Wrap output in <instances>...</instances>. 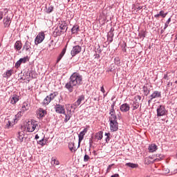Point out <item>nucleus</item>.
<instances>
[{
  "mask_svg": "<svg viewBox=\"0 0 177 177\" xmlns=\"http://www.w3.org/2000/svg\"><path fill=\"white\" fill-rule=\"evenodd\" d=\"M82 100H85V95H81L78 97V99L77 100V101L73 103L71 105V109H73L74 110H75V109L80 106V104H81V102H82Z\"/></svg>",
  "mask_w": 177,
  "mask_h": 177,
  "instance_id": "1a4fd4ad",
  "label": "nucleus"
},
{
  "mask_svg": "<svg viewBox=\"0 0 177 177\" xmlns=\"http://www.w3.org/2000/svg\"><path fill=\"white\" fill-rule=\"evenodd\" d=\"M100 91L101 92H102V93H106V91L104 90V87L103 86H101Z\"/></svg>",
  "mask_w": 177,
  "mask_h": 177,
  "instance_id": "13d9d810",
  "label": "nucleus"
},
{
  "mask_svg": "<svg viewBox=\"0 0 177 177\" xmlns=\"http://www.w3.org/2000/svg\"><path fill=\"white\" fill-rule=\"evenodd\" d=\"M27 62H30V57L28 56L24 57L23 58H20L15 65V68H19L21 64H26Z\"/></svg>",
  "mask_w": 177,
  "mask_h": 177,
  "instance_id": "20e7f679",
  "label": "nucleus"
},
{
  "mask_svg": "<svg viewBox=\"0 0 177 177\" xmlns=\"http://www.w3.org/2000/svg\"><path fill=\"white\" fill-rule=\"evenodd\" d=\"M34 74H35V71H34L32 70H30V71H29L27 76L28 77H31L32 78H34Z\"/></svg>",
  "mask_w": 177,
  "mask_h": 177,
  "instance_id": "58836bf2",
  "label": "nucleus"
},
{
  "mask_svg": "<svg viewBox=\"0 0 177 177\" xmlns=\"http://www.w3.org/2000/svg\"><path fill=\"white\" fill-rule=\"evenodd\" d=\"M169 23H171V18H169L166 21L165 24L164 30H167V28H168V24H169Z\"/></svg>",
  "mask_w": 177,
  "mask_h": 177,
  "instance_id": "79ce46f5",
  "label": "nucleus"
},
{
  "mask_svg": "<svg viewBox=\"0 0 177 177\" xmlns=\"http://www.w3.org/2000/svg\"><path fill=\"white\" fill-rule=\"evenodd\" d=\"M26 50V52H28L29 53H31V42L26 41L25 42V44L23 46L22 50Z\"/></svg>",
  "mask_w": 177,
  "mask_h": 177,
  "instance_id": "4468645a",
  "label": "nucleus"
},
{
  "mask_svg": "<svg viewBox=\"0 0 177 177\" xmlns=\"http://www.w3.org/2000/svg\"><path fill=\"white\" fill-rule=\"evenodd\" d=\"M11 127H12V122L8 120V123L6 124V128H7V129H9V128H10Z\"/></svg>",
  "mask_w": 177,
  "mask_h": 177,
  "instance_id": "09e8293b",
  "label": "nucleus"
},
{
  "mask_svg": "<svg viewBox=\"0 0 177 177\" xmlns=\"http://www.w3.org/2000/svg\"><path fill=\"white\" fill-rule=\"evenodd\" d=\"M110 38H114V33L111 32H109L107 35V39H109Z\"/></svg>",
  "mask_w": 177,
  "mask_h": 177,
  "instance_id": "a18cd8bd",
  "label": "nucleus"
},
{
  "mask_svg": "<svg viewBox=\"0 0 177 177\" xmlns=\"http://www.w3.org/2000/svg\"><path fill=\"white\" fill-rule=\"evenodd\" d=\"M37 117L39 118H44V115L42 114V113H41L39 109H38V111H37Z\"/></svg>",
  "mask_w": 177,
  "mask_h": 177,
  "instance_id": "de8ad7c7",
  "label": "nucleus"
},
{
  "mask_svg": "<svg viewBox=\"0 0 177 177\" xmlns=\"http://www.w3.org/2000/svg\"><path fill=\"white\" fill-rule=\"evenodd\" d=\"M45 39V33L44 32H39L35 39V44L39 45Z\"/></svg>",
  "mask_w": 177,
  "mask_h": 177,
  "instance_id": "39448f33",
  "label": "nucleus"
},
{
  "mask_svg": "<svg viewBox=\"0 0 177 177\" xmlns=\"http://www.w3.org/2000/svg\"><path fill=\"white\" fill-rule=\"evenodd\" d=\"M39 111H40V113H41V114L43 115V117H45V115H46L48 114V112L46 111V110H45L42 108H39Z\"/></svg>",
  "mask_w": 177,
  "mask_h": 177,
  "instance_id": "c9c22d12",
  "label": "nucleus"
},
{
  "mask_svg": "<svg viewBox=\"0 0 177 177\" xmlns=\"http://www.w3.org/2000/svg\"><path fill=\"white\" fill-rule=\"evenodd\" d=\"M55 112L58 114H66V109L64 106L60 104H56L55 106Z\"/></svg>",
  "mask_w": 177,
  "mask_h": 177,
  "instance_id": "0eeeda50",
  "label": "nucleus"
},
{
  "mask_svg": "<svg viewBox=\"0 0 177 177\" xmlns=\"http://www.w3.org/2000/svg\"><path fill=\"white\" fill-rule=\"evenodd\" d=\"M64 115H65V119L64 122L65 123L68 122V121H70V118H71V111H70V113L68 114H66L65 112V114H64Z\"/></svg>",
  "mask_w": 177,
  "mask_h": 177,
  "instance_id": "a878e982",
  "label": "nucleus"
},
{
  "mask_svg": "<svg viewBox=\"0 0 177 177\" xmlns=\"http://www.w3.org/2000/svg\"><path fill=\"white\" fill-rule=\"evenodd\" d=\"M113 165H114V164H111V165H109L107 167V172H110V171H111V167H113Z\"/></svg>",
  "mask_w": 177,
  "mask_h": 177,
  "instance_id": "5fc2aeb1",
  "label": "nucleus"
},
{
  "mask_svg": "<svg viewBox=\"0 0 177 177\" xmlns=\"http://www.w3.org/2000/svg\"><path fill=\"white\" fill-rule=\"evenodd\" d=\"M105 136H106V137H108V136H111V134H110V133H105Z\"/></svg>",
  "mask_w": 177,
  "mask_h": 177,
  "instance_id": "69168bd1",
  "label": "nucleus"
},
{
  "mask_svg": "<svg viewBox=\"0 0 177 177\" xmlns=\"http://www.w3.org/2000/svg\"><path fill=\"white\" fill-rule=\"evenodd\" d=\"M53 34L55 37H60L62 34H64V31L59 30L57 28H55Z\"/></svg>",
  "mask_w": 177,
  "mask_h": 177,
  "instance_id": "b1692460",
  "label": "nucleus"
},
{
  "mask_svg": "<svg viewBox=\"0 0 177 177\" xmlns=\"http://www.w3.org/2000/svg\"><path fill=\"white\" fill-rule=\"evenodd\" d=\"M37 127H38L37 124H33L32 126V129H30V127H27L28 132H34V131H35V129L37 128Z\"/></svg>",
  "mask_w": 177,
  "mask_h": 177,
  "instance_id": "c85d7f7f",
  "label": "nucleus"
},
{
  "mask_svg": "<svg viewBox=\"0 0 177 177\" xmlns=\"http://www.w3.org/2000/svg\"><path fill=\"white\" fill-rule=\"evenodd\" d=\"M88 132V128H84L83 131H82L78 135L79 142H78V147H80V145H81V142L84 140V136Z\"/></svg>",
  "mask_w": 177,
  "mask_h": 177,
  "instance_id": "9b49d317",
  "label": "nucleus"
},
{
  "mask_svg": "<svg viewBox=\"0 0 177 177\" xmlns=\"http://www.w3.org/2000/svg\"><path fill=\"white\" fill-rule=\"evenodd\" d=\"M122 52H127V43H124L122 45Z\"/></svg>",
  "mask_w": 177,
  "mask_h": 177,
  "instance_id": "8fccbe9b",
  "label": "nucleus"
},
{
  "mask_svg": "<svg viewBox=\"0 0 177 177\" xmlns=\"http://www.w3.org/2000/svg\"><path fill=\"white\" fill-rule=\"evenodd\" d=\"M62 59H63V56L59 55V56H58L57 58V62H56V63H57V64L59 63V62H60V60H62Z\"/></svg>",
  "mask_w": 177,
  "mask_h": 177,
  "instance_id": "3c124183",
  "label": "nucleus"
},
{
  "mask_svg": "<svg viewBox=\"0 0 177 177\" xmlns=\"http://www.w3.org/2000/svg\"><path fill=\"white\" fill-rule=\"evenodd\" d=\"M111 177H120V174H115L112 175Z\"/></svg>",
  "mask_w": 177,
  "mask_h": 177,
  "instance_id": "052dcab7",
  "label": "nucleus"
},
{
  "mask_svg": "<svg viewBox=\"0 0 177 177\" xmlns=\"http://www.w3.org/2000/svg\"><path fill=\"white\" fill-rule=\"evenodd\" d=\"M142 92H143L145 96H147V95H150V88H147V86H143Z\"/></svg>",
  "mask_w": 177,
  "mask_h": 177,
  "instance_id": "412c9836",
  "label": "nucleus"
},
{
  "mask_svg": "<svg viewBox=\"0 0 177 177\" xmlns=\"http://www.w3.org/2000/svg\"><path fill=\"white\" fill-rule=\"evenodd\" d=\"M115 106V101H114L113 102V104H111V109H114Z\"/></svg>",
  "mask_w": 177,
  "mask_h": 177,
  "instance_id": "bf43d9fd",
  "label": "nucleus"
},
{
  "mask_svg": "<svg viewBox=\"0 0 177 177\" xmlns=\"http://www.w3.org/2000/svg\"><path fill=\"white\" fill-rule=\"evenodd\" d=\"M81 85H82V75L75 72L70 76L69 82L65 84L64 88L71 93L74 91V86H81Z\"/></svg>",
  "mask_w": 177,
  "mask_h": 177,
  "instance_id": "f257e3e1",
  "label": "nucleus"
},
{
  "mask_svg": "<svg viewBox=\"0 0 177 177\" xmlns=\"http://www.w3.org/2000/svg\"><path fill=\"white\" fill-rule=\"evenodd\" d=\"M17 138L19 142H23V140H24V132L19 131L17 133Z\"/></svg>",
  "mask_w": 177,
  "mask_h": 177,
  "instance_id": "aec40b11",
  "label": "nucleus"
},
{
  "mask_svg": "<svg viewBox=\"0 0 177 177\" xmlns=\"http://www.w3.org/2000/svg\"><path fill=\"white\" fill-rule=\"evenodd\" d=\"M109 122L111 132H117V131H118V122H117V120H111Z\"/></svg>",
  "mask_w": 177,
  "mask_h": 177,
  "instance_id": "6e6552de",
  "label": "nucleus"
},
{
  "mask_svg": "<svg viewBox=\"0 0 177 177\" xmlns=\"http://www.w3.org/2000/svg\"><path fill=\"white\" fill-rule=\"evenodd\" d=\"M157 117H163V115H167L168 111L165 109V106L159 105L156 109Z\"/></svg>",
  "mask_w": 177,
  "mask_h": 177,
  "instance_id": "f03ea898",
  "label": "nucleus"
},
{
  "mask_svg": "<svg viewBox=\"0 0 177 177\" xmlns=\"http://www.w3.org/2000/svg\"><path fill=\"white\" fill-rule=\"evenodd\" d=\"M95 138L98 140H102V139H103V131H99L96 133L95 135Z\"/></svg>",
  "mask_w": 177,
  "mask_h": 177,
  "instance_id": "4be33fe9",
  "label": "nucleus"
},
{
  "mask_svg": "<svg viewBox=\"0 0 177 177\" xmlns=\"http://www.w3.org/2000/svg\"><path fill=\"white\" fill-rule=\"evenodd\" d=\"M110 139H111L110 136L106 137L105 138L106 143H109V142H110Z\"/></svg>",
  "mask_w": 177,
  "mask_h": 177,
  "instance_id": "4d7b16f0",
  "label": "nucleus"
},
{
  "mask_svg": "<svg viewBox=\"0 0 177 177\" xmlns=\"http://www.w3.org/2000/svg\"><path fill=\"white\" fill-rule=\"evenodd\" d=\"M67 50V44L64 46V48L62 49L61 53L59 54L61 56H64L66 55V52Z\"/></svg>",
  "mask_w": 177,
  "mask_h": 177,
  "instance_id": "4c0bfd02",
  "label": "nucleus"
},
{
  "mask_svg": "<svg viewBox=\"0 0 177 177\" xmlns=\"http://www.w3.org/2000/svg\"><path fill=\"white\" fill-rule=\"evenodd\" d=\"M106 71H108V73L115 71V65L114 64H111L110 66L107 68Z\"/></svg>",
  "mask_w": 177,
  "mask_h": 177,
  "instance_id": "bb28decb",
  "label": "nucleus"
},
{
  "mask_svg": "<svg viewBox=\"0 0 177 177\" xmlns=\"http://www.w3.org/2000/svg\"><path fill=\"white\" fill-rule=\"evenodd\" d=\"M22 109H23L24 111H27V110H28V102H24L23 105H22Z\"/></svg>",
  "mask_w": 177,
  "mask_h": 177,
  "instance_id": "e433bc0d",
  "label": "nucleus"
},
{
  "mask_svg": "<svg viewBox=\"0 0 177 177\" xmlns=\"http://www.w3.org/2000/svg\"><path fill=\"white\" fill-rule=\"evenodd\" d=\"M156 157H158V158L160 160H163L164 158H165V156L163 154H160V153H157L156 154Z\"/></svg>",
  "mask_w": 177,
  "mask_h": 177,
  "instance_id": "49530a36",
  "label": "nucleus"
},
{
  "mask_svg": "<svg viewBox=\"0 0 177 177\" xmlns=\"http://www.w3.org/2000/svg\"><path fill=\"white\" fill-rule=\"evenodd\" d=\"M139 37H140V38H145L146 37V31L142 30L140 33H139Z\"/></svg>",
  "mask_w": 177,
  "mask_h": 177,
  "instance_id": "a19ab883",
  "label": "nucleus"
},
{
  "mask_svg": "<svg viewBox=\"0 0 177 177\" xmlns=\"http://www.w3.org/2000/svg\"><path fill=\"white\" fill-rule=\"evenodd\" d=\"M91 158L89 157V156L88 154H85L84 156V162H88V161H89V159Z\"/></svg>",
  "mask_w": 177,
  "mask_h": 177,
  "instance_id": "c03bdc74",
  "label": "nucleus"
},
{
  "mask_svg": "<svg viewBox=\"0 0 177 177\" xmlns=\"http://www.w3.org/2000/svg\"><path fill=\"white\" fill-rule=\"evenodd\" d=\"M19 100H20V96L14 94L11 98L10 103L11 104H16Z\"/></svg>",
  "mask_w": 177,
  "mask_h": 177,
  "instance_id": "dca6fc26",
  "label": "nucleus"
},
{
  "mask_svg": "<svg viewBox=\"0 0 177 177\" xmlns=\"http://www.w3.org/2000/svg\"><path fill=\"white\" fill-rule=\"evenodd\" d=\"M81 50H82V47L81 46H75L73 47V49L71 51V55L72 57L77 56L78 53H81Z\"/></svg>",
  "mask_w": 177,
  "mask_h": 177,
  "instance_id": "423d86ee",
  "label": "nucleus"
},
{
  "mask_svg": "<svg viewBox=\"0 0 177 177\" xmlns=\"http://www.w3.org/2000/svg\"><path fill=\"white\" fill-rule=\"evenodd\" d=\"M94 56H95L96 59H100V55H99V54H95V55H94Z\"/></svg>",
  "mask_w": 177,
  "mask_h": 177,
  "instance_id": "680f3d73",
  "label": "nucleus"
},
{
  "mask_svg": "<svg viewBox=\"0 0 177 177\" xmlns=\"http://www.w3.org/2000/svg\"><path fill=\"white\" fill-rule=\"evenodd\" d=\"M120 111H122V113H128V111H129L131 107L129 106V104L124 103L122 104L120 106Z\"/></svg>",
  "mask_w": 177,
  "mask_h": 177,
  "instance_id": "ddd939ff",
  "label": "nucleus"
},
{
  "mask_svg": "<svg viewBox=\"0 0 177 177\" xmlns=\"http://www.w3.org/2000/svg\"><path fill=\"white\" fill-rule=\"evenodd\" d=\"M12 23V18L7 16L3 19V27L4 28H9L10 27V24Z\"/></svg>",
  "mask_w": 177,
  "mask_h": 177,
  "instance_id": "f8f14e48",
  "label": "nucleus"
},
{
  "mask_svg": "<svg viewBox=\"0 0 177 177\" xmlns=\"http://www.w3.org/2000/svg\"><path fill=\"white\" fill-rule=\"evenodd\" d=\"M57 95H58L57 92H53L48 95V97H50V100H53Z\"/></svg>",
  "mask_w": 177,
  "mask_h": 177,
  "instance_id": "473e14b6",
  "label": "nucleus"
},
{
  "mask_svg": "<svg viewBox=\"0 0 177 177\" xmlns=\"http://www.w3.org/2000/svg\"><path fill=\"white\" fill-rule=\"evenodd\" d=\"M13 73H14L13 69L7 70L3 74V77L6 78V80H9V78H10V77H12V75L13 74Z\"/></svg>",
  "mask_w": 177,
  "mask_h": 177,
  "instance_id": "2eb2a0df",
  "label": "nucleus"
},
{
  "mask_svg": "<svg viewBox=\"0 0 177 177\" xmlns=\"http://www.w3.org/2000/svg\"><path fill=\"white\" fill-rule=\"evenodd\" d=\"M111 117H109V121H117V115L115 113H109Z\"/></svg>",
  "mask_w": 177,
  "mask_h": 177,
  "instance_id": "c756f323",
  "label": "nucleus"
},
{
  "mask_svg": "<svg viewBox=\"0 0 177 177\" xmlns=\"http://www.w3.org/2000/svg\"><path fill=\"white\" fill-rule=\"evenodd\" d=\"M148 149L149 153H154L157 150V145L156 144H151L149 146Z\"/></svg>",
  "mask_w": 177,
  "mask_h": 177,
  "instance_id": "a211bd4d",
  "label": "nucleus"
},
{
  "mask_svg": "<svg viewBox=\"0 0 177 177\" xmlns=\"http://www.w3.org/2000/svg\"><path fill=\"white\" fill-rule=\"evenodd\" d=\"M158 14L159 16L165 19V17H167V15H168V12L165 13L164 10H160Z\"/></svg>",
  "mask_w": 177,
  "mask_h": 177,
  "instance_id": "72a5a7b5",
  "label": "nucleus"
},
{
  "mask_svg": "<svg viewBox=\"0 0 177 177\" xmlns=\"http://www.w3.org/2000/svg\"><path fill=\"white\" fill-rule=\"evenodd\" d=\"M75 144L74 142H69L68 143V149L71 151L73 152V150H74V151H77V149H75Z\"/></svg>",
  "mask_w": 177,
  "mask_h": 177,
  "instance_id": "cd10ccee",
  "label": "nucleus"
},
{
  "mask_svg": "<svg viewBox=\"0 0 177 177\" xmlns=\"http://www.w3.org/2000/svg\"><path fill=\"white\" fill-rule=\"evenodd\" d=\"M115 64H116L117 66H121V62H120L119 57L115 58Z\"/></svg>",
  "mask_w": 177,
  "mask_h": 177,
  "instance_id": "37998d69",
  "label": "nucleus"
},
{
  "mask_svg": "<svg viewBox=\"0 0 177 177\" xmlns=\"http://www.w3.org/2000/svg\"><path fill=\"white\" fill-rule=\"evenodd\" d=\"M53 9H54L53 6H48V8H46V13H48V15L50 13H52V12H53Z\"/></svg>",
  "mask_w": 177,
  "mask_h": 177,
  "instance_id": "f704fd0d",
  "label": "nucleus"
},
{
  "mask_svg": "<svg viewBox=\"0 0 177 177\" xmlns=\"http://www.w3.org/2000/svg\"><path fill=\"white\" fill-rule=\"evenodd\" d=\"M109 114H115V110L114 108H111L109 111Z\"/></svg>",
  "mask_w": 177,
  "mask_h": 177,
  "instance_id": "6e6d98bb",
  "label": "nucleus"
},
{
  "mask_svg": "<svg viewBox=\"0 0 177 177\" xmlns=\"http://www.w3.org/2000/svg\"><path fill=\"white\" fill-rule=\"evenodd\" d=\"M52 161H54V164L55 165H59V164H60V162H59V160H56V159H52Z\"/></svg>",
  "mask_w": 177,
  "mask_h": 177,
  "instance_id": "864d4df0",
  "label": "nucleus"
},
{
  "mask_svg": "<svg viewBox=\"0 0 177 177\" xmlns=\"http://www.w3.org/2000/svg\"><path fill=\"white\" fill-rule=\"evenodd\" d=\"M35 139L36 140H38V139H39V136H38V134H36L35 136Z\"/></svg>",
  "mask_w": 177,
  "mask_h": 177,
  "instance_id": "e2e57ef3",
  "label": "nucleus"
},
{
  "mask_svg": "<svg viewBox=\"0 0 177 177\" xmlns=\"http://www.w3.org/2000/svg\"><path fill=\"white\" fill-rule=\"evenodd\" d=\"M14 48L15 50H21V48H23V44L21 43V41H17L14 45Z\"/></svg>",
  "mask_w": 177,
  "mask_h": 177,
  "instance_id": "f3484780",
  "label": "nucleus"
},
{
  "mask_svg": "<svg viewBox=\"0 0 177 177\" xmlns=\"http://www.w3.org/2000/svg\"><path fill=\"white\" fill-rule=\"evenodd\" d=\"M52 102L50 98L49 97L48 95L46 96V97L44 100L43 104H49Z\"/></svg>",
  "mask_w": 177,
  "mask_h": 177,
  "instance_id": "2f4dec72",
  "label": "nucleus"
},
{
  "mask_svg": "<svg viewBox=\"0 0 177 177\" xmlns=\"http://www.w3.org/2000/svg\"><path fill=\"white\" fill-rule=\"evenodd\" d=\"M59 26L61 31H64V33L67 32V30H68V27L67 26V22H66V21H59Z\"/></svg>",
  "mask_w": 177,
  "mask_h": 177,
  "instance_id": "9d476101",
  "label": "nucleus"
},
{
  "mask_svg": "<svg viewBox=\"0 0 177 177\" xmlns=\"http://www.w3.org/2000/svg\"><path fill=\"white\" fill-rule=\"evenodd\" d=\"M126 167H129V168H138L139 167V165L136 163H132V162H128L125 165Z\"/></svg>",
  "mask_w": 177,
  "mask_h": 177,
  "instance_id": "5701e85b",
  "label": "nucleus"
},
{
  "mask_svg": "<svg viewBox=\"0 0 177 177\" xmlns=\"http://www.w3.org/2000/svg\"><path fill=\"white\" fill-rule=\"evenodd\" d=\"M149 100H148V104L150 106V104L153 101V99H157L158 97H161V92L158 91H154L152 94H151L149 97Z\"/></svg>",
  "mask_w": 177,
  "mask_h": 177,
  "instance_id": "7ed1b4c3",
  "label": "nucleus"
},
{
  "mask_svg": "<svg viewBox=\"0 0 177 177\" xmlns=\"http://www.w3.org/2000/svg\"><path fill=\"white\" fill-rule=\"evenodd\" d=\"M109 39L110 43L113 42V37H109Z\"/></svg>",
  "mask_w": 177,
  "mask_h": 177,
  "instance_id": "774afa93",
  "label": "nucleus"
},
{
  "mask_svg": "<svg viewBox=\"0 0 177 177\" xmlns=\"http://www.w3.org/2000/svg\"><path fill=\"white\" fill-rule=\"evenodd\" d=\"M109 32H114V28H111Z\"/></svg>",
  "mask_w": 177,
  "mask_h": 177,
  "instance_id": "338daca9",
  "label": "nucleus"
},
{
  "mask_svg": "<svg viewBox=\"0 0 177 177\" xmlns=\"http://www.w3.org/2000/svg\"><path fill=\"white\" fill-rule=\"evenodd\" d=\"M80 31V26L75 24L71 28V32L72 34H77Z\"/></svg>",
  "mask_w": 177,
  "mask_h": 177,
  "instance_id": "6ab92c4d",
  "label": "nucleus"
},
{
  "mask_svg": "<svg viewBox=\"0 0 177 177\" xmlns=\"http://www.w3.org/2000/svg\"><path fill=\"white\" fill-rule=\"evenodd\" d=\"M93 137H91V138H89V146L90 147H92V144L93 143Z\"/></svg>",
  "mask_w": 177,
  "mask_h": 177,
  "instance_id": "603ef678",
  "label": "nucleus"
},
{
  "mask_svg": "<svg viewBox=\"0 0 177 177\" xmlns=\"http://www.w3.org/2000/svg\"><path fill=\"white\" fill-rule=\"evenodd\" d=\"M140 102L137 101H133V110H137V109H139V104Z\"/></svg>",
  "mask_w": 177,
  "mask_h": 177,
  "instance_id": "7c9ffc66",
  "label": "nucleus"
},
{
  "mask_svg": "<svg viewBox=\"0 0 177 177\" xmlns=\"http://www.w3.org/2000/svg\"><path fill=\"white\" fill-rule=\"evenodd\" d=\"M48 142V139L44 137L41 140L37 141L38 145H40L41 146L44 147L45 145H46V142Z\"/></svg>",
  "mask_w": 177,
  "mask_h": 177,
  "instance_id": "393cba45",
  "label": "nucleus"
},
{
  "mask_svg": "<svg viewBox=\"0 0 177 177\" xmlns=\"http://www.w3.org/2000/svg\"><path fill=\"white\" fill-rule=\"evenodd\" d=\"M154 17H156V19H158V17H160V14L155 15Z\"/></svg>",
  "mask_w": 177,
  "mask_h": 177,
  "instance_id": "0e129e2a",
  "label": "nucleus"
},
{
  "mask_svg": "<svg viewBox=\"0 0 177 177\" xmlns=\"http://www.w3.org/2000/svg\"><path fill=\"white\" fill-rule=\"evenodd\" d=\"M140 100H142V96L140 95H136L134 97V102H139V103H140Z\"/></svg>",
  "mask_w": 177,
  "mask_h": 177,
  "instance_id": "ea45409f",
  "label": "nucleus"
}]
</instances>
